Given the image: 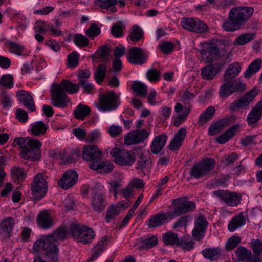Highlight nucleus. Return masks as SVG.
<instances>
[{
	"mask_svg": "<svg viewBox=\"0 0 262 262\" xmlns=\"http://www.w3.org/2000/svg\"><path fill=\"white\" fill-rule=\"evenodd\" d=\"M78 180V175L76 171L68 170L64 173L62 178L59 180L58 184L60 187L67 189L75 185Z\"/></svg>",
	"mask_w": 262,
	"mask_h": 262,
	"instance_id": "obj_21",
	"label": "nucleus"
},
{
	"mask_svg": "<svg viewBox=\"0 0 262 262\" xmlns=\"http://www.w3.org/2000/svg\"><path fill=\"white\" fill-rule=\"evenodd\" d=\"M111 33L116 37H120L123 35L122 24L121 22L114 24L111 28Z\"/></svg>",
	"mask_w": 262,
	"mask_h": 262,
	"instance_id": "obj_56",
	"label": "nucleus"
},
{
	"mask_svg": "<svg viewBox=\"0 0 262 262\" xmlns=\"http://www.w3.org/2000/svg\"><path fill=\"white\" fill-rule=\"evenodd\" d=\"M79 91V85L70 80H62L59 84H53L51 89V104L55 107L65 108L70 100L66 93L74 94Z\"/></svg>",
	"mask_w": 262,
	"mask_h": 262,
	"instance_id": "obj_2",
	"label": "nucleus"
},
{
	"mask_svg": "<svg viewBox=\"0 0 262 262\" xmlns=\"http://www.w3.org/2000/svg\"><path fill=\"white\" fill-rule=\"evenodd\" d=\"M262 114V100L259 101L254 106L247 118L248 124L254 126L257 122L260 120Z\"/></svg>",
	"mask_w": 262,
	"mask_h": 262,
	"instance_id": "obj_23",
	"label": "nucleus"
},
{
	"mask_svg": "<svg viewBox=\"0 0 262 262\" xmlns=\"http://www.w3.org/2000/svg\"><path fill=\"white\" fill-rule=\"evenodd\" d=\"M139 160L137 162V169H141V172L144 169H149L151 165L150 154L148 151H143L139 155Z\"/></svg>",
	"mask_w": 262,
	"mask_h": 262,
	"instance_id": "obj_28",
	"label": "nucleus"
},
{
	"mask_svg": "<svg viewBox=\"0 0 262 262\" xmlns=\"http://www.w3.org/2000/svg\"><path fill=\"white\" fill-rule=\"evenodd\" d=\"M110 152L114 158L115 163L119 165L130 166L135 162V156L130 151L114 147L111 149Z\"/></svg>",
	"mask_w": 262,
	"mask_h": 262,
	"instance_id": "obj_10",
	"label": "nucleus"
},
{
	"mask_svg": "<svg viewBox=\"0 0 262 262\" xmlns=\"http://www.w3.org/2000/svg\"><path fill=\"white\" fill-rule=\"evenodd\" d=\"M225 40L212 39L206 42L207 47L199 51L202 56L208 55L206 57V62L211 63L214 60L220 59L225 56L226 49Z\"/></svg>",
	"mask_w": 262,
	"mask_h": 262,
	"instance_id": "obj_5",
	"label": "nucleus"
},
{
	"mask_svg": "<svg viewBox=\"0 0 262 262\" xmlns=\"http://www.w3.org/2000/svg\"><path fill=\"white\" fill-rule=\"evenodd\" d=\"M106 66L104 64H99L95 72V80L98 84H101L105 77Z\"/></svg>",
	"mask_w": 262,
	"mask_h": 262,
	"instance_id": "obj_47",
	"label": "nucleus"
},
{
	"mask_svg": "<svg viewBox=\"0 0 262 262\" xmlns=\"http://www.w3.org/2000/svg\"><path fill=\"white\" fill-rule=\"evenodd\" d=\"M228 123V120L222 119L211 125L208 130V135L213 136L218 134Z\"/></svg>",
	"mask_w": 262,
	"mask_h": 262,
	"instance_id": "obj_45",
	"label": "nucleus"
},
{
	"mask_svg": "<svg viewBox=\"0 0 262 262\" xmlns=\"http://www.w3.org/2000/svg\"><path fill=\"white\" fill-rule=\"evenodd\" d=\"M132 88L135 92L141 96L145 97L147 95V89L146 86L140 82H134Z\"/></svg>",
	"mask_w": 262,
	"mask_h": 262,
	"instance_id": "obj_50",
	"label": "nucleus"
},
{
	"mask_svg": "<svg viewBox=\"0 0 262 262\" xmlns=\"http://www.w3.org/2000/svg\"><path fill=\"white\" fill-rule=\"evenodd\" d=\"M241 70V66L238 62H234L229 65L225 70L223 78L225 80H233L237 76Z\"/></svg>",
	"mask_w": 262,
	"mask_h": 262,
	"instance_id": "obj_30",
	"label": "nucleus"
},
{
	"mask_svg": "<svg viewBox=\"0 0 262 262\" xmlns=\"http://www.w3.org/2000/svg\"><path fill=\"white\" fill-rule=\"evenodd\" d=\"M261 65V60L260 59H256L252 62L248 66L247 70L244 72V77L247 79L250 78L256 72L258 71Z\"/></svg>",
	"mask_w": 262,
	"mask_h": 262,
	"instance_id": "obj_39",
	"label": "nucleus"
},
{
	"mask_svg": "<svg viewBox=\"0 0 262 262\" xmlns=\"http://www.w3.org/2000/svg\"><path fill=\"white\" fill-rule=\"evenodd\" d=\"M121 207H125L123 203L119 202L116 206L111 205L108 208L106 215L107 222H109L111 219H113L115 216L118 215L120 211Z\"/></svg>",
	"mask_w": 262,
	"mask_h": 262,
	"instance_id": "obj_44",
	"label": "nucleus"
},
{
	"mask_svg": "<svg viewBox=\"0 0 262 262\" xmlns=\"http://www.w3.org/2000/svg\"><path fill=\"white\" fill-rule=\"evenodd\" d=\"M166 142V136L160 135L155 138L150 146L152 153L158 154L160 152Z\"/></svg>",
	"mask_w": 262,
	"mask_h": 262,
	"instance_id": "obj_32",
	"label": "nucleus"
},
{
	"mask_svg": "<svg viewBox=\"0 0 262 262\" xmlns=\"http://www.w3.org/2000/svg\"><path fill=\"white\" fill-rule=\"evenodd\" d=\"M238 125H233L224 134L219 136L216 139V141L220 144H223L227 142L234 136L235 132L238 129Z\"/></svg>",
	"mask_w": 262,
	"mask_h": 262,
	"instance_id": "obj_40",
	"label": "nucleus"
},
{
	"mask_svg": "<svg viewBox=\"0 0 262 262\" xmlns=\"http://www.w3.org/2000/svg\"><path fill=\"white\" fill-rule=\"evenodd\" d=\"M89 167L93 170L98 171L100 173L106 174L112 171L114 169V166L113 164H106L104 162H102L101 160L98 162H95L92 164H89Z\"/></svg>",
	"mask_w": 262,
	"mask_h": 262,
	"instance_id": "obj_25",
	"label": "nucleus"
},
{
	"mask_svg": "<svg viewBox=\"0 0 262 262\" xmlns=\"http://www.w3.org/2000/svg\"><path fill=\"white\" fill-rule=\"evenodd\" d=\"M11 173L12 176L16 177L18 179H23L26 177L24 169L17 166L12 167Z\"/></svg>",
	"mask_w": 262,
	"mask_h": 262,
	"instance_id": "obj_60",
	"label": "nucleus"
},
{
	"mask_svg": "<svg viewBox=\"0 0 262 262\" xmlns=\"http://www.w3.org/2000/svg\"><path fill=\"white\" fill-rule=\"evenodd\" d=\"M194 242L192 241H186L184 239H180L177 245L184 250L190 251L194 248Z\"/></svg>",
	"mask_w": 262,
	"mask_h": 262,
	"instance_id": "obj_61",
	"label": "nucleus"
},
{
	"mask_svg": "<svg viewBox=\"0 0 262 262\" xmlns=\"http://www.w3.org/2000/svg\"><path fill=\"white\" fill-rule=\"evenodd\" d=\"M234 253L238 261H249L252 257L251 251L243 246H239L235 250Z\"/></svg>",
	"mask_w": 262,
	"mask_h": 262,
	"instance_id": "obj_31",
	"label": "nucleus"
},
{
	"mask_svg": "<svg viewBox=\"0 0 262 262\" xmlns=\"http://www.w3.org/2000/svg\"><path fill=\"white\" fill-rule=\"evenodd\" d=\"M69 229L72 236L84 244L91 243L95 236L92 229L76 222L71 223Z\"/></svg>",
	"mask_w": 262,
	"mask_h": 262,
	"instance_id": "obj_6",
	"label": "nucleus"
},
{
	"mask_svg": "<svg viewBox=\"0 0 262 262\" xmlns=\"http://www.w3.org/2000/svg\"><path fill=\"white\" fill-rule=\"evenodd\" d=\"M24 48L23 46L20 45L16 42L11 41L9 43V49L10 52L18 55H21Z\"/></svg>",
	"mask_w": 262,
	"mask_h": 262,
	"instance_id": "obj_58",
	"label": "nucleus"
},
{
	"mask_svg": "<svg viewBox=\"0 0 262 262\" xmlns=\"http://www.w3.org/2000/svg\"><path fill=\"white\" fill-rule=\"evenodd\" d=\"M221 251V249L218 247L206 248L202 251V254L205 258L213 261L220 258Z\"/></svg>",
	"mask_w": 262,
	"mask_h": 262,
	"instance_id": "obj_36",
	"label": "nucleus"
},
{
	"mask_svg": "<svg viewBox=\"0 0 262 262\" xmlns=\"http://www.w3.org/2000/svg\"><path fill=\"white\" fill-rule=\"evenodd\" d=\"M68 67L73 68L78 65L79 57L78 53L74 51L68 56Z\"/></svg>",
	"mask_w": 262,
	"mask_h": 262,
	"instance_id": "obj_57",
	"label": "nucleus"
},
{
	"mask_svg": "<svg viewBox=\"0 0 262 262\" xmlns=\"http://www.w3.org/2000/svg\"><path fill=\"white\" fill-rule=\"evenodd\" d=\"M91 205L93 210L97 213L102 212L107 205L103 194L96 185L92 188Z\"/></svg>",
	"mask_w": 262,
	"mask_h": 262,
	"instance_id": "obj_18",
	"label": "nucleus"
},
{
	"mask_svg": "<svg viewBox=\"0 0 262 262\" xmlns=\"http://www.w3.org/2000/svg\"><path fill=\"white\" fill-rule=\"evenodd\" d=\"M144 37V32L138 26L135 25L132 27L128 38L134 43L139 41Z\"/></svg>",
	"mask_w": 262,
	"mask_h": 262,
	"instance_id": "obj_41",
	"label": "nucleus"
},
{
	"mask_svg": "<svg viewBox=\"0 0 262 262\" xmlns=\"http://www.w3.org/2000/svg\"><path fill=\"white\" fill-rule=\"evenodd\" d=\"M168 219V215L165 213H158L148 220V227L155 228L165 224Z\"/></svg>",
	"mask_w": 262,
	"mask_h": 262,
	"instance_id": "obj_34",
	"label": "nucleus"
},
{
	"mask_svg": "<svg viewBox=\"0 0 262 262\" xmlns=\"http://www.w3.org/2000/svg\"><path fill=\"white\" fill-rule=\"evenodd\" d=\"M172 205L174 207L172 212L169 213L171 217H174L192 212L196 209V205L194 202L189 201L183 197L172 200Z\"/></svg>",
	"mask_w": 262,
	"mask_h": 262,
	"instance_id": "obj_9",
	"label": "nucleus"
},
{
	"mask_svg": "<svg viewBox=\"0 0 262 262\" xmlns=\"http://www.w3.org/2000/svg\"><path fill=\"white\" fill-rule=\"evenodd\" d=\"M163 242L167 245L177 246L180 239L178 238V234L172 231H168L162 235Z\"/></svg>",
	"mask_w": 262,
	"mask_h": 262,
	"instance_id": "obj_43",
	"label": "nucleus"
},
{
	"mask_svg": "<svg viewBox=\"0 0 262 262\" xmlns=\"http://www.w3.org/2000/svg\"><path fill=\"white\" fill-rule=\"evenodd\" d=\"M253 252L259 256L262 252V242L258 239H252L250 243Z\"/></svg>",
	"mask_w": 262,
	"mask_h": 262,
	"instance_id": "obj_53",
	"label": "nucleus"
},
{
	"mask_svg": "<svg viewBox=\"0 0 262 262\" xmlns=\"http://www.w3.org/2000/svg\"><path fill=\"white\" fill-rule=\"evenodd\" d=\"M14 142L21 148V155L23 159L33 161L40 159V148L42 144L38 140L17 137L15 138Z\"/></svg>",
	"mask_w": 262,
	"mask_h": 262,
	"instance_id": "obj_4",
	"label": "nucleus"
},
{
	"mask_svg": "<svg viewBox=\"0 0 262 262\" xmlns=\"http://www.w3.org/2000/svg\"><path fill=\"white\" fill-rule=\"evenodd\" d=\"M148 53L146 50L137 47L130 48L127 53L128 62L134 65H142L146 62Z\"/></svg>",
	"mask_w": 262,
	"mask_h": 262,
	"instance_id": "obj_15",
	"label": "nucleus"
},
{
	"mask_svg": "<svg viewBox=\"0 0 262 262\" xmlns=\"http://www.w3.org/2000/svg\"><path fill=\"white\" fill-rule=\"evenodd\" d=\"M149 132L145 129H139L130 133L124 137V142L127 145L140 143L148 137Z\"/></svg>",
	"mask_w": 262,
	"mask_h": 262,
	"instance_id": "obj_19",
	"label": "nucleus"
},
{
	"mask_svg": "<svg viewBox=\"0 0 262 262\" xmlns=\"http://www.w3.org/2000/svg\"><path fill=\"white\" fill-rule=\"evenodd\" d=\"M194 224L192 236L195 241H200L205 236L208 222L203 214L200 213L194 216Z\"/></svg>",
	"mask_w": 262,
	"mask_h": 262,
	"instance_id": "obj_13",
	"label": "nucleus"
},
{
	"mask_svg": "<svg viewBox=\"0 0 262 262\" xmlns=\"http://www.w3.org/2000/svg\"><path fill=\"white\" fill-rule=\"evenodd\" d=\"M15 224V220L12 217L3 220L0 224V233L3 234L4 237H9Z\"/></svg>",
	"mask_w": 262,
	"mask_h": 262,
	"instance_id": "obj_27",
	"label": "nucleus"
},
{
	"mask_svg": "<svg viewBox=\"0 0 262 262\" xmlns=\"http://www.w3.org/2000/svg\"><path fill=\"white\" fill-rule=\"evenodd\" d=\"M81 151L79 150H72L69 154L62 155L60 154H56L55 156L57 158H59L64 164H69L75 162L77 158L80 156Z\"/></svg>",
	"mask_w": 262,
	"mask_h": 262,
	"instance_id": "obj_33",
	"label": "nucleus"
},
{
	"mask_svg": "<svg viewBox=\"0 0 262 262\" xmlns=\"http://www.w3.org/2000/svg\"><path fill=\"white\" fill-rule=\"evenodd\" d=\"M31 189L35 201H39L46 195L48 185L42 174L38 173L35 176Z\"/></svg>",
	"mask_w": 262,
	"mask_h": 262,
	"instance_id": "obj_12",
	"label": "nucleus"
},
{
	"mask_svg": "<svg viewBox=\"0 0 262 262\" xmlns=\"http://www.w3.org/2000/svg\"><path fill=\"white\" fill-rule=\"evenodd\" d=\"M160 72L157 69H150L146 73L147 79L150 82H156L159 80Z\"/></svg>",
	"mask_w": 262,
	"mask_h": 262,
	"instance_id": "obj_55",
	"label": "nucleus"
},
{
	"mask_svg": "<svg viewBox=\"0 0 262 262\" xmlns=\"http://www.w3.org/2000/svg\"><path fill=\"white\" fill-rule=\"evenodd\" d=\"M91 112V108L87 105L81 103L78 104L74 111L75 117L79 120H83Z\"/></svg>",
	"mask_w": 262,
	"mask_h": 262,
	"instance_id": "obj_37",
	"label": "nucleus"
},
{
	"mask_svg": "<svg viewBox=\"0 0 262 262\" xmlns=\"http://www.w3.org/2000/svg\"><path fill=\"white\" fill-rule=\"evenodd\" d=\"M253 33H244L238 36L234 41V45L243 46L253 40L254 38Z\"/></svg>",
	"mask_w": 262,
	"mask_h": 262,
	"instance_id": "obj_48",
	"label": "nucleus"
},
{
	"mask_svg": "<svg viewBox=\"0 0 262 262\" xmlns=\"http://www.w3.org/2000/svg\"><path fill=\"white\" fill-rule=\"evenodd\" d=\"M158 241L157 236H152L148 237L142 241V246L139 247L140 250L149 249L153 247L158 244Z\"/></svg>",
	"mask_w": 262,
	"mask_h": 262,
	"instance_id": "obj_51",
	"label": "nucleus"
},
{
	"mask_svg": "<svg viewBox=\"0 0 262 262\" xmlns=\"http://www.w3.org/2000/svg\"><path fill=\"white\" fill-rule=\"evenodd\" d=\"M181 24L185 29L198 33H203L208 30V27L205 23L192 18H183Z\"/></svg>",
	"mask_w": 262,
	"mask_h": 262,
	"instance_id": "obj_16",
	"label": "nucleus"
},
{
	"mask_svg": "<svg viewBox=\"0 0 262 262\" xmlns=\"http://www.w3.org/2000/svg\"><path fill=\"white\" fill-rule=\"evenodd\" d=\"M13 85V77L10 75H3L0 80V86L8 88L12 87Z\"/></svg>",
	"mask_w": 262,
	"mask_h": 262,
	"instance_id": "obj_59",
	"label": "nucleus"
},
{
	"mask_svg": "<svg viewBox=\"0 0 262 262\" xmlns=\"http://www.w3.org/2000/svg\"><path fill=\"white\" fill-rule=\"evenodd\" d=\"M213 195L229 206L238 205L242 200L241 195L237 192L225 190H219L213 192Z\"/></svg>",
	"mask_w": 262,
	"mask_h": 262,
	"instance_id": "obj_14",
	"label": "nucleus"
},
{
	"mask_svg": "<svg viewBox=\"0 0 262 262\" xmlns=\"http://www.w3.org/2000/svg\"><path fill=\"white\" fill-rule=\"evenodd\" d=\"M108 237L104 236L102 237L97 245L94 248V253L91 257L88 260V262H93L102 253L108 244Z\"/></svg>",
	"mask_w": 262,
	"mask_h": 262,
	"instance_id": "obj_29",
	"label": "nucleus"
},
{
	"mask_svg": "<svg viewBox=\"0 0 262 262\" xmlns=\"http://www.w3.org/2000/svg\"><path fill=\"white\" fill-rule=\"evenodd\" d=\"M245 222V219L239 214L231 220L228 226V229L230 231L233 232L237 228L244 225Z\"/></svg>",
	"mask_w": 262,
	"mask_h": 262,
	"instance_id": "obj_46",
	"label": "nucleus"
},
{
	"mask_svg": "<svg viewBox=\"0 0 262 262\" xmlns=\"http://www.w3.org/2000/svg\"><path fill=\"white\" fill-rule=\"evenodd\" d=\"M254 12L252 7H237L232 8L229 12V19L222 25L227 31H234L241 28L251 17Z\"/></svg>",
	"mask_w": 262,
	"mask_h": 262,
	"instance_id": "obj_3",
	"label": "nucleus"
},
{
	"mask_svg": "<svg viewBox=\"0 0 262 262\" xmlns=\"http://www.w3.org/2000/svg\"><path fill=\"white\" fill-rule=\"evenodd\" d=\"M216 162L213 158H206L194 163L190 169L191 178L200 179L209 174L215 167Z\"/></svg>",
	"mask_w": 262,
	"mask_h": 262,
	"instance_id": "obj_7",
	"label": "nucleus"
},
{
	"mask_svg": "<svg viewBox=\"0 0 262 262\" xmlns=\"http://www.w3.org/2000/svg\"><path fill=\"white\" fill-rule=\"evenodd\" d=\"M100 32V29L98 25L95 23H92L87 29L86 34L90 38H94L98 36Z\"/></svg>",
	"mask_w": 262,
	"mask_h": 262,
	"instance_id": "obj_54",
	"label": "nucleus"
},
{
	"mask_svg": "<svg viewBox=\"0 0 262 262\" xmlns=\"http://www.w3.org/2000/svg\"><path fill=\"white\" fill-rule=\"evenodd\" d=\"M241 238L239 236L233 235L227 241L225 248L228 251L234 249L241 243Z\"/></svg>",
	"mask_w": 262,
	"mask_h": 262,
	"instance_id": "obj_49",
	"label": "nucleus"
},
{
	"mask_svg": "<svg viewBox=\"0 0 262 262\" xmlns=\"http://www.w3.org/2000/svg\"><path fill=\"white\" fill-rule=\"evenodd\" d=\"M161 51L164 54H168L174 48V45L171 42L164 41L159 45Z\"/></svg>",
	"mask_w": 262,
	"mask_h": 262,
	"instance_id": "obj_64",
	"label": "nucleus"
},
{
	"mask_svg": "<svg viewBox=\"0 0 262 262\" xmlns=\"http://www.w3.org/2000/svg\"><path fill=\"white\" fill-rule=\"evenodd\" d=\"M16 118L18 120L19 122L25 123L28 121V115L26 111L17 108L15 112Z\"/></svg>",
	"mask_w": 262,
	"mask_h": 262,
	"instance_id": "obj_63",
	"label": "nucleus"
},
{
	"mask_svg": "<svg viewBox=\"0 0 262 262\" xmlns=\"http://www.w3.org/2000/svg\"><path fill=\"white\" fill-rule=\"evenodd\" d=\"M190 112V108H185L182 114L179 115L174 121V125L178 127L182 122H184L187 118Z\"/></svg>",
	"mask_w": 262,
	"mask_h": 262,
	"instance_id": "obj_62",
	"label": "nucleus"
},
{
	"mask_svg": "<svg viewBox=\"0 0 262 262\" xmlns=\"http://www.w3.org/2000/svg\"><path fill=\"white\" fill-rule=\"evenodd\" d=\"M118 3V0H96L95 4L102 9H106L112 13L117 11L116 5Z\"/></svg>",
	"mask_w": 262,
	"mask_h": 262,
	"instance_id": "obj_38",
	"label": "nucleus"
},
{
	"mask_svg": "<svg viewBox=\"0 0 262 262\" xmlns=\"http://www.w3.org/2000/svg\"><path fill=\"white\" fill-rule=\"evenodd\" d=\"M48 128V125L42 121H38L32 124L31 132L35 136L44 135Z\"/></svg>",
	"mask_w": 262,
	"mask_h": 262,
	"instance_id": "obj_42",
	"label": "nucleus"
},
{
	"mask_svg": "<svg viewBox=\"0 0 262 262\" xmlns=\"http://www.w3.org/2000/svg\"><path fill=\"white\" fill-rule=\"evenodd\" d=\"M82 156L84 160L89 161V164H92L100 161L102 157V153L97 146L88 145L83 147Z\"/></svg>",
	"mask_w": 262,
	"mask_h": 262,
	"instance_id": "obj_17",
	"label": "nucleus"
},
{
	"mask_svg": "<svg viewBox=\"0 0 262 262\" xmlns=\"http://www.w3.org/2000/svg\"><path fill=\"white\" fill-rule=\"evenodd\" d=\"M16 96L18 97L19 101L30 111L33 112L35 111V105L33 101V97L25 90L18 91L16 92Z\"/></svg>",
	"mask_w": 262,
	"mask_h": 262,
	"instance_id": "obj_22",
	"label": "nucleus"
},
{
	"mask_svg": "<svg viewBox=\"0 0 262 262\" xmlns=\"http://www.w3.org/2000/svg\"><path fill=\"white\" fill-rule=\"evenodd\" d=\"M223 81L224 84L219 91V95L222 98H227L235 92H242L246 89L245 84L237 79L225 80L223 78Z\"/></svg>",
	"mask_w": 262,
	"mask_h": 262,
	"instance_id": "obj_11",
	"label": "nucleus"
},
{
	"mask_svg": "<svg viewBox=\"0 0 262 262\" xmlns=\"http://www.w3.org/2000/svg\"><path fill=\"white\" fill-rule=\"evenodd\" d=\"M220 71V65L218 64H210L203 67L201 70L202 77L207 80H212Z\"/></svg>",
	"mask_w": 262,
	"mask_h": 262,
	"instance_id": "obj_26",
	"label": "nucleus"
},
{
	"mask_svg": "<svg viewBox=\"0 0 262 262\" xmlns=\"http://www.w3.org/2000/svg\"><path fill=\"white\" fill-rule=\"evenodd\" d=\"M38 226L42 229H49L54 224L53 219L47 210L40 212L37 217Z\"/></svg>",
	"mask_w": 262,
	"mask_h": 262,
	"instance_id": "obj_24",
	"label": "nucleus"
},
{
	"mask_svg": "<svg viewBox=\"0 0 262 262\" xmlns=\"http://www.w3.org/2000/svg\"><path fill=\"white\" fill-rule=\"evenodd\" d=\"M68 233L67 226L61 225L52 234L42 235L39 239L36 240L33 245V250L36 252H43L46 256L51 257L52 262H56L59 241L66 239Z\"/></svg>",
	"mask_w": 262,
	"mask_h": 262,
	"instance_id": "obj_1",
	"label": "nucleus"
},
{
	"mask_svg": "<svg viewBox=\"0 0 262 262\" xmlns=\"http://www.w3.org/2000/svg\"><path fill=\"white\" fill-rule=\"evenodd\" d=\"M257 93L255 90H250L236 102L232 103L230 104V110L234 111L238 108L247 107L253 101Z\"/></svg>",
	"mask_w": 262,
	"mask_h": 262,
	"instance_id": "obj_20",
	"label": "nucleus"
},
{
	"mask_svg": "<svg viewBox=\"0 0 262 262\" xmlns=\"http://www.w3.org/2000/svg\"><path fill=\"white\" fill-rule=\"evenodd\" d=\"M73 42L78 47H85L89 44L88 39L81 34H76L73 37Z\"/></svg>",
	"mask_w": 262,
	"mask_h": 262,
	"instance_id": "obj_52",
	"label": "nucleus"
},
{
	"mask_svg": "<svg viewBox=\"0 0 262 262\" xmlns=\"http://www.w3.org/2000/svg\"><path fill=\"white\" fill-rule=\"evenodd\" d=\"M215 108L213 106L208 107L199 117L198 123L201 126L204 125L209 120L212 119L214 115Z\"/></svg>",
	"mask_w": 262,
	"mask_h": 262,
	"instance_id": "obj_35",
	"label": "nucleus"
},
{
	"mask_svg": "<svg viewBox=\"0 0 262 262\" xmlns=\"http://www.w3.org/2000/svg\"><path fill=\"white\" fill-rule=\"evenodd\" d=\"M120 104L119 96L114 91H108L99 95L96 106L100 111L107 112L116 109Z\"/></svg>",
	"mask_w": 262,
	"mask_h": 262,
	"instance_id": "obj_8",
	"label": "nucleus"
}]
</instances>
